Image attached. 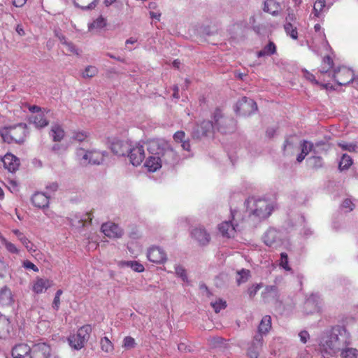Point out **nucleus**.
<instances>
[{
  "instance_id": "nucleus-1",
  "label": "nucleus",
  "mask_w": 358,
  "mask_h": 358,
  "mask_svg": "<svg viewBox=\"0 0 358 358\" xmlns=\"http://www.w3.org/2000/svg\"><path fill=\"white\" fill-rule=\"evenodd\" d=\"M348 335L344 327L336 326L324 333L320 340L321 351L327 355H334L347 344Z\"/></svg>"
},
{
  "instance_id": "nucleus-2",
  "label": "nucleus",
  "mask_w": 358,
  "mask_h": 358,
  "mask_svg": "<svg viewBox=\"0 0 358 358\" xmlns=\"http://www.w3.org/2000/svg\"><path fill=\"white\" fill-rule=\"evenodd\" d=\"M27 133V126L25 123H19L0 129V136L3 141L9 144L23 143Z\"/></svg>"
},
{
  "instance_id": "nucleus-3",
  "label": "nucleus",
  "mask_w": 358,
  "mask_h": 358,
  "mask_svg": "<svg viewBox=\"0 0 358 358\" xmlns=\"http://www.w3.org/2000/svg\"><path fill=\"white\" fill-rule=\"evenodd\" d=\"M247 209L250 215L264 219L271 214L273 204L266 199L251 198L247 201Z\"/></svg>"
},
{
  "instance_id": "nucleus-4",
  "label": "nucleus",
  "mask_w": 358,
  "mask_h": 358,
  "mask_svg": "<svg viewBox=\"0 0 358 358\" xmlns=\"http://www.w3.org/2000/svg\"><path fill=\"white\" fill-rule=\"evenodd\" d=\"M215 122V132L222 134L233 133L236 129V120L231 117L225 116L220 109H216L213 114Z\"/></svg>"
},
{
  "instance_id": "nucleus-5",
  "label": "nucleus",
  "mask_w": 358,
  "mask_h": 358,
  "mask_svg": "<svg viewBox=\"0 0 358 358\" xmlns=\"http://www.w3.org/2000/svg\"><path fill=\"white\" fill-rule=\"evenodd\" d=\"M92 328L90 324L80 327L76 334H71L67 340L71 348L76 350L83 348L90 338Z\"/></svg>"
},
{
  "instance_id": "nucleus-6",
  "label": "nucleus",
  "mask_w": 358,
  "mask_h": 358,
  "mask_svg": "<svg viewBox=\"0 0 358 358\" xmlns=\"http://www.w3.org/2000/svg\"><path fill=\"white\" fill-rule=\"evenodd\" d=\"M177 160L175 151L164 139L158 140V170L163 164H173Z\"/></svg>"
},
{
  "instance_id": "nucleus-7",
  "label": "nucleus",
  "mask_w": 358,
  "mask_h": 358,
  "mask_svg": "<svg viewBox=\"0 0 358 358\" xmlns=\"http://www.w3.org/2000/svg\"><path fill=\"white\" fill-rule=\"evenodd\" d=\"M264 243L268 247L277 248L283 243L282 232L275 228H269L262 237Z\"/></svg>"
},
{
  "instance_id": "nucleus-8",
  "label": "nucleus",
  "mask_w": 358,
  "mask_h": 358,
  "mask_svg": "<svg viewBox=\"0 0 358 358\" xmlns=\"http://www.w3.org/2000/svg\"><path fill=\"white\" fill-rule=\"evenodd\" d=\"M215 133L214 120H203L200 124H197L192 131V137L194 138H201L203 136H209Z\"/></svg>"
},
{
  "instance_id": "nucleus-9",
  "label": "nucleus",
  "mask_w": 358,
  "mask_h": 358,
  "mask_svg": "<svg viewBox=\"0 0 358 358\" xmlns=\"http://www.w3.org/2000/svg\"><path fill=\"white\" fill-rule=\"evenodd\" d=\"M234 110L236 113L246 116L254 113L257 110V106L252 99L243 96L236 103Z\"/></svg>"
},
{
  "instance_id": "nucleus-10",
  "label": "nucleus",
  "mask_w": 358,
  "mask_h": 358,
  "mask_svg": "<svg viewBox=\"0 0 358 358\" xmlns=\"http://www.w3.org/2000/svg\"><path fill=\"white\" fill-rule=\"evenodd\" d=\"M236 212L231 211V220L222 222L219 226L218 229L223 236L227 238L234 237L236 232L238 230V225L234 223Z\"/></svg>"
},
{
  "instance_id": "nucleus-11",
  "label": "nucleus",
  "mask_w": 358,
  "mask_h": 358,
  "mask_svg": "<svg viewBox=\"0 0 358 358\" xmlns=\"http://www.w3.org/2000/svg\"><path fill=\"white\" fill-rule=\"evenodd\" d=\"M127 153L131 164L135 166L140 165L145 158L143 146L139 143L130 145Z\"/></svg>"
},
{
  "instance_id": "nucleus-12",
  "label": "nucleus",
  "mask_w": 358,
  "mask_h": 358,
  "mask_svg": "<svg viewBox=\"0 0 358 358\" xmlns=\"http://www.w3.org/2000/svg\"><path fill=\"white\" fill-rule=\"evenodd\" d=\"M333 77L338 85H345L352 81L353 73L350 69L342 66L334 70Z\"/></svg>"
},
{
  "instance_id": "nucleus-13",
  "label": "nucleus",
  "mask_w": 358,
  "mask_h": 358,
  "mask_svg": "<svg viewBox=\"0 0 358 358\" xmlns=\"http://www.w3.org/2000/svg\"><path fill=\"white\" fill-rule=\"evenodd\" d=\"M263 343L264 339L261 334H256L248 347L246 352L247 357L248 358H258Z\"/></svg>"
},
{
  "instance_id": "nucleus-14",
  "label": "nucleus",
  "mask_w": 358,
  "mask_h": 358,
  "mask_svg": "<svg viewBox=\"0 0 358 358\" xmlns=\"http://www.w3.org/2000/svg\"><path fill=\"white\" fill-rule=\"evenodd\" d=\"M51 357V347L46 343H38L31 348L29 358H50Z\"/></svg>"
},
{
  "instance_id": "nucleus-15",
  "label": "nucleus",
  "mask_w": 358,
  "mask_h": 358,
  "mask_svg": "<svg viewBox=\"0 0 358 358\" xmlns=\"http://www.w3.org/2000/svg\"><path fill=\"white\" fill-rule=\"evenodd\" d=\"M263 301L268 303H280V294L275 285H268L262 293Z\"/></svg>"
},
{
  "instance_id": "nucleus-16",
  "label": "nucleus",
  "mask_w": 358,
  "mask_h": 358,
  "mask_svg": "<svg viewBox=\"0 0 358 358\" xmlns=\"http://www.w3.org/2000/svg\"><path fill=\"white\" fill-rule=\"evenodd\" d=\"M191 236L202 246L208 245L210 241V234L201 226L192 229L191 231Z\"/></svg>"
},
{
  "instance_id": "nucleus-17",
  "label": "nucleus",
  "mask_w": 358,
  "mask_h": 358,
  "mask_svg": "<svg viewBox=\"0 0 358 358\" xmlns=\"http://www.w3.org/2000/svg\"><path fill=\"white\" fill-rule=\"evenodd\" d=\"M101 229L104 235L110 238H118L122 237L123 234L122 229L117 224L111 222L103 223Z\"/></svg>"
},
{
  "instance_id": "nucleus-18",
  "label": "nucleus",
  "mask_w": 358,
  "mask_h": 358,
  "mask_svg": "<svg viewBox=\"0 0 358 358\" xmlns=\"http://www.w3.org/2000/svg\"><path fill=\"white\" fill-rule=\"evenodd\" d=\"M3 166L10 173H15L18 170L20 162L19 158L11 153H6L2 158Z\"/></svg>"
},
{
  "instance_id": "nucleus-19",
  "label": "nucleus",
  "mask_w": 358,
  "mask_h": 358,
  "mask_svg": "<svg viewBox=\"0 0 358 358\" xmlns=\"http://www.w3.org/2000/svg\"><path fill=\"white\" fill-rule=\"evenodd\" d=\"M130 145L127 141L115 139L110 144V150L118 156H124L128 152Z\"/></svg>"
},
{
  "instance_id": "nucleus-20",
  "label": "nucleus",
  "mask_w": 358,
  "mask_h": 358,
  "mask_svg": "<svg viewBox=\"0 0 358 358\" xmlns=\"http://www.w3.org/2000/svg\"><path fill=\"white\" fill-rule=\"evenodd\" d=\"M324 145L322 142H318L315 144L308 141H303L301 142L300 146L301 152L307 156L310 152H313L314 154H319L322 151V146Z\"/></svg>"
},
{
  "instance_id": "nucleus-21",
  "label": "nucleus",
  "mask_w": 358,
  "mask_h": 358,
  "mask_svg": "<svg viewBox=\"0 0 358 358\" xmlns=\"http://www.w3.org/2000/svg\"><path fill=\"white\" fill-rule=\"evenodd\" d=\"M52 285L51 280L47 278H36L33 282L32 291L38 294L45 292Z\"/></svg>"
},
{
  "instance_id": "nucleus-22",
  "label": "nucleus",
  "mask_w": 358,
  "mask_h": 358,
  "mask_svg": "<svg viewBox=\"0 0 358 358\" xmlns=\"http://www.w3.org/2000/svg\"><path fill=\"white\" fill-rule=\"evenodd\" d=\"M318 295L312 294L304 303V310L306 314L313 313L319 310Z\"/></svg>"
},
{
  "instance_id": "nucleus-23",
  "label": "nucleus",
  "mask_w": 358,
  "mask_h": 358,
  "mask_svg": "<svg viewBox=\"0 0 358 358\" xmlns=\"http://www.w3.org/2000/svg\"><path fill=\"white\" fill-rule=\"evenodd\" d=\"M31 348L26 343L15 345L12 349L13 358H24L26 356L30 357Z\"/></svg>"
},
{
  "instance_id": "nucleus-24",
  "label": "nucleus",
  "mask_w": 358,
  "mask_h": 358,
  "mask_svg": "<svg viewBox=\"0 0 358 358\" xmlns=\"http://www.w3.org/2000/svg\"><path fill=\"white\" fill-rule=\"evenodd\" d=\"M104 155L99 151L93 150L88 151L84 155L83 159L85 161L88 160L89 164H99L103 161Z\"/></svg>"
},
{
  "instance_id": "nucleus-25",
  "label": "nucleus",
  "mask_w": 358,
  "mask_h": 358,
  "mask_svg": "<svg viewBox=\"0 0 358 358\" xmlns=\"http://www.w3.org/2000/svg\"><path fill=\"white\" fill-rule=\"evenodd\" d=\"M31 202L38 208H45L48 206L49 197L44 193L36 192L32 196Z\"/></svg>"
},
{
  "instance_id": "nucleus-26",
  "label": "nucleus",
  "mask_w": 358,
  "mask_h": 358,
  "mask_svg": "<svg viewBox=\"0 0 358 358\" xmlns=\"http://www.w3.org/2000/svg\"><path fill=\"white\" fill-rule=\"evenodd\" d=\"M10 330L11 325L9 319L0 314V339L8 337Z\"/></svg>"
},
{
  "instance_id": "nucleus-27",
  "label": "nucleus",
  "mask_w": 358,
  "mask_h": 358,
  "mask_svg": "<svg viewBox=\"0 0 358 358\" xmlns=\"http://www.w3.org/2000/svg\"><path fill=\"white\" fill-rule=\"evenodd\" d=\"M49 135L53 141L60 142L64 138L65 132L63 128L57 124L51 127Z\"/></svg>"
},
{
  "instance_id": "nucleus-28",
  "label": "nucleus",
  "mask_w": 358,
  "mask_h": 358,
  "mask_svg": "<svg viewBox=\"0 0 358 358\" xmlns=\"http://www.w3.org/2000/svg\"><path fill=\"white\" fill-rule=\"evenodd\" d=\"M13 233L17 237L18 240L23 244L29 252H35L36 246L33 244L29 238H27L22 232L18 229L13 230Z\"/></svg>"
},
{
  "instance_id": "nucleus-29",
  "label": "nucleus",
  "mask_w": 358,
  "mask_h": 358,
  "mask_svg": "<svg viewBox=\"0 0 358 358\" xmlns=\"http://www.w3.org/2000/svg\"><path fill=\"white\" fill-rule=\"evenodd\" d=\"M281 10L280 4L275 0H266L264 1V10L273 15H277Z\"/></svg>"
},
{
  "instance_id": "nucleus-30",
  "label": "nucleus",
  "mask_w": 358,
  "mask_h": 358,
  "mask_svg": "<svg viewBox=\"0 0 358 358\" xmlns=\"http://www.w3.org/2000/svg\"><path fill=\"white\" fill-rule=\"evenodd\" d=\"M271 328V317L269 315H265L262 317L260 324L258 327V331L257 334H261L263 337L266 335Z\"/></svg>"
},
{
  "instance_id": "nucleus-31",
  "label": "nucleus",
  "mask_w": 358,
  "mask_h": 358,
  "mask_svg": "<svg viewBox=\"0 0 358 358\" xmlns=\"http://www.w3.org/2000/svg\"><path fill=\"white\" fill-rule=\"evenodd\" d=\"M173 139L177 143H180L181 146L185 150L189 151L190 144L186 138L185 133L183 131H178L173 135Z\"/></svg>"
},
{
  "instance_id": "nucleus-32",
  "label": "nucleus",
  "mask_w": 358,
  "mask_h": 358,
  "mask_svg": "<svg viewBox=\"0 0 358 358\" xmlns=\"http://www.w3.org/2000/svg\"><path fill=\"white\" fill-rule=\"evenodd\" d=\"M12 301V294L10 289L4 286L0 289V303L2 305L8 304Z\"/></svg>"
},
{
  "instance_id": "nucleus-33",
  "label": "nucleus",
  "mask_w": 358,
  "mask_h": 358,
  "mask_svg": "<svg viewBox=\"0 0 358 358\" xmlns=\"http://www.w3.org/2000/svg\"><path fill=\"white\" fill-rule=\"evenodd\" d=\"M276 52V46L273 42L270 41L264 48L257 52V57L271 56Z\"/></svg>"
},
{
  "instance_id": "nucleus-34",
  "label": "nucleus",
  "mask_w": 358,
  "mask_h": 358,
  "mask_svg": "<svg viewBox=\"0 0 358 358\" xmlns=\"http://www.w3.org/2000/svg\"><path fill=\"white\" fill-rule=\"evenodd\" d=\"M100 348L106 353H112L114 351V345L107 336L100 339Z\"/></svg>"
},
{
  "instance_id": "nucleus-35",
  "label": "nucleus",
  "mask_w": 358,
  "mask_h": 358,
  "mask_svg": "<svg viewBox=\"0 0 358 358\" xmlns=\"http://www.w3.org/2000/svg\"><path fill=\"white\" fill-rule=\"evenodd\" d=\"M98 0H73L75 5L83 10L92 9L96 6Z\"/></svg>"
},
{
  "instance_id": "nucleus-36",
  "label": "nucleus",
  "mask_w": 358,
  "mask_h": 358,
  "mask_svg": "<svg viewBox=\"0 0 358 358\" xmlns=\"http://www.w3.org/2000/svg\"><path fill=\"white\" fill-rule=\"evenodd\" d=\"M31 122L36 127H44L48 124V121L43 113H38L31 117Z\"/></svg>"
},
{
  "instance_id": "nucleus-37",
  "label": "nucleus",
  "mask_w": 358,
  "mask_h": 358,
  "mask_svg": "<svg viewBox=\"0 0 358 358\" xmlns=\"http://www.w3.org/2000/svg\"><path fill=\"white\" fill-rule=\"evenodd\" d=\"M148 172L154 173L157 171V157L154 155H150L145 160L144 164Z\"/></svg>"
},
{
  "instance_id": "nucleus-38",
  "label": "nucleus",
  "mask_w": 358,
  "mask_h": 358,
  "mask_svg": "<svg viewBox=\"0 0 358 358\" xmlns=\"http://www.w3.org/2000/svg\"><path fill=\"white\" fill-rule=\"evenodd\" d=\"M337 145L343 150L350 152H357L358 150L357 145L354 142L339 141Z\"/></svg>"
},
{
  "instance_id": "nucleus-39",
  "label": "nucleus",
  "mask_w": 358,
  "mask_h": 358,
  "mask_svg": "<svg viewBox=\"0 0 358 358\" xmlns=\"http://www.w3.org/2000/svg\"><path fill=\"white\" fill-rule=\"evenodd\" d=\"M341 358H358V350L353 348H346L341 350Z\"/></svg>"
},
{
  "instance_id": "nucleus-40",
  "label": "nucleus",
  "mask_w": 358,
  "mask_h": 358,
  "mask_svg": "<svg viewBox=\"0 0 358 358\" xmlns=\"http://www.w3.org/2000/svg\"><path fill=\"white\" fill-rule=\"evenodd\" d=\"M122 266L130 267L134 271L141 273L144 271V266L143 264L138 263L136 261H125L121 263Z\"/></svg>"
},
{
  "instance_id": "nucleus-41",
  "label": "nucleus",
  "mask_w": 358,
  "mask_h": 358,
  "mask_svg": "<svg viewBox=\"0 0 358 358\" xmlns=\"http://www.w3.org/2000/svg\"><path fill=\"white\" fill-rule=\"evenodd\" d=\"M352 164V158L348 155L347 154H343L339 164L338 168L340 170H346L350 168V166Z\"/></svg>"
},
{
  "instance_id": "nucleus-42",
  "label": "nucleus",
  "mask_w": 358,
  "mask_h": 358,
  "mask_svg": "<svg viewBox=\"0 0 358 358\" xmlns=\"http://www.w3.org/2000/svg\"><path fill=\"white\" fill-rule=\"evenodd\" d=\"M326 7L325 0H317L313 6V13L315 17H320Z\"/></svg>"
},
{
  "instance_id": "nucleus-43",
  "label": "nucleus",
  "mask_w": 358,
  "mask_h": 358,
  "mask_svg": "<svg viewBox=\"0 0 358 358\" xmlns=\"http://www.w3.org/2000/svg\"><path fill=\"white\" fill-rule=\"evenodd\" d=\"M106 26V20L103 17L100 16L93 21L89 26V29L92 31L94 29H100Z\"/></svg>"
},
{
  "instance_id": "nucleus-44",
  "label": "nucleus",
  "mask_w": 358,
  "mask_h": 358,
  "mask_svg": "<svg viewBox=\"0 0 358 358\" xmlns=\"http://www.w3.org/2000/svg\"><path fill=\"white\" fill-rule=\"evenodd\" d=\"M284 29L287 35L292 38L296 39L298 37V32L296 28L290 22H286L284 25Z\"/></svg>"
},
{
  "instance_id": "nucleus-45",
  "label": "nucleus",
  "mask_w": 358,
  "mask_h": 358,
  "mask_svg": "<svg viewBox=\"0 0 358 358\" xmlns=\"http://www.w3.org/2000/svg\"><path fill=\"white\" fill-rule=\"evenodd\" d=\"M88 136V134L84 131H74L71 136V139L78 142L85 141Z\"/></svg>"
},
{
  "instance_id": "nucleus-46",
  "label": "nucleus",
  "mask_w": 358,
  "mask_h": 358,
  "mask_svg": "<svg viewBox=\"0 0 358 358\" xmlns=\"http://www.w3.org/2000/svg\"><path fill=\"white\" fill-rule=\"evenodd\" d=\"M136 341L131 336H126L123 339L122 348H124L125 350H130V349L134 348L136 347Z\"/></svg>"
},
{
  "instance_id": "nucleus-47",
  "label": "nucleus",
  "mask_w": 358,
  "mask_h": 358,
  "mask_svg": "<svg viewBox=\"0 0 358 358\" xmlns=\"http://www.w3.org/2000/svg\"><path fill=\"white\" fill-rule=\"evenodd\" d=\"M249 275L250 271L248 270L242 269L241 271H238V277L236 278L238 285L245 282L248 280Z\"/></svg>"
},
{
  "instance_id": "nucleus-48",
  "label": "nucleus",
  "mask_w": 358,
  "mask_h": 358,
  "mask_svg": "<svg viewBox=\"0 0 358 358\" xmlns=\"http://www.w3.org/2000/svg\"><path fill=\"white\" fill-rule=\"evenodd\" d=\"M98 73V69L96 67L93 66H88L85 68L84 72L83 73V76L84 78H92L95 76Z\"/></svg>"
},
{
  "instance_id": "nucleus-49",
  "label": "nucleus",
  "mask_w": 358,
  "mask_h": 358,
  "mask_svg": "<svg viewBox=\"0 0 358 358\" xmlns=\"http://www.w3.org/2000/svg\"><path fill=\"white\" fill-rule=\"evenodd\" d=\"M2 243L3 244V245L5 246V248L9 252H10L12 254H18L19 253V250L17 248V247L11 242H9L8 241H7L6 238L2 239Z\"/></svg>"
},
{
  "instance_id": "nucleus-50",
  "label": "nucleus",
  "mask_w": 358,
  "mask_h": 358,
  "mask_svg": "<svg viewBox=\"0 0 358 358\" xmlns=\"http://www.w3.org/2000/svg\"><path fill=\"white\" fill-rule=\"evenodd\" d=\"M280 266L283 268L285 271H291V268L288 264V257L285 252L280 254Z\"/></svg>"
},
{
  "instance_id": "nucleus-51",
  "label": "nucleus",
  "mask_w": 358,
  "mask_h": 358,
  "mask_svg": "<svg viewBox=\"0 0 358 358\" xmlns=\"http://www.w3.org/2000/svg\"><path fill=\"white\" fill-rule=\"evenodd\" d=\"M175 272L176 275L180 277L182 281L185 282L187 280L186 270L182 266L177 265L175 267Z\"/></svg>"
},
{
  "instance_id": "nucleus-52",
  "label": "nucleus",
  "mask_w": 358,
  "mask_h": 358,
  "mask_svg": "<svg viewBox=\"0 0 358 358\" xmlns=\"http://www.w3.org/2000/svg\"><path fill=\"white\" fill-rule=\"evenodd\" d=\"M211 306L213 308L215 313H219L222 309L225 308L227 306L226 302L221 299L211 303Z\"/></svg>"
},
{
  "instance_id": "nucleus-53",
  "label": "nucleus",
  "mask_w": 358,
  "mask_h": 358,
  "mask_svg": "<svg viewBox=\"0 0 358 358\" xmlns=\"http://www.w3.org/2000/svg\"><path fill=\"white\" fill-rule=\"evenodd\" d=\"M308 161L315 168H320L322 166V159L320 157L313 156L308 159Z\"/></svg>"
},
{
  "instance_id": "nucleus-54",
  "label": "nucleus",
  "mask_w": 358,
  "mask_h": 358,
  "mask_svg": "<svg viewBox=\"0 0 358 358\" xmlns=\"http://www.w3.org/2000/svg\"><path fill=\"white\" fill-rule=\"evenodd\" d=\"M63 291L62 289H58L56 293L55 296L52 302V308L57 310L60 306V296L62 294Z\"/></svg>"
},
{
  "instance_id": "nucleus-55",
  "label": "nucleus",
  "mask_w": 358,
  "mask_h": 358,
  "mask_svg": "<svg viewBox=\"0 0 358 358\" xmlns=\"http://www.w3.org/2000/svg\"><path fill=\"white\" fill-rule=\"evenodd\" d=\"M147 150L150 155L156 156L157 155V142L155 141H150L147 143Z\"/></svg>"
},
{
  "instance_id": "nucleus-56",
  "label": "nucleus",
  "mask_w": 358,
  "mask_h": 358,
  "mask_svg": "<svg viewBox=\"0 0 358 358\" xmlns=\"http://www.w3.org/2000/svg\"><path fill=\"white\" fill-rule=\"evenodd\" d=\"M262 283L256 284V285H254L252 287H250L248 290L250 297V298L254 297L257 294V292L262 288Z\"/></svg>"
},
{
  "instance_id": "nucleus-57",
  "label": "nucleus",
  "mask_w": 358,
  "mask_h": 358,
  "mask_svg": "<svg viewBox=\"0 0 358 358\" xmlns=\"http://www.w3.org/2000/svg\"><path fill=\"white\" fill-rule=\"evenodd\" d=\"M355 205L352 203V201L349 199H346L343 201L341 208L345 210V212H350L353 210Z\"/></svg>"
},
{
  "instance_id": "nucleus-58",
  "label": "nucleus",
  "mask_w": 358,
  "mask_h": 358,
  "mask_svg": "<svg viewBox=\"0 0 358 358\" xmlns=\"http://www.w3.org/2000/svg\"><path fill=\"white\" fill-rule=\"evenodd\" d=\"M157 8V3L155 1H150L148 4V9L150 10V15L152 19L157 17V13L155 10Z\"/></svg>"
},
{
  "instance_id": "nucleus-59",
  "label": "nucleus",
  "mask_w": 358,
  "mask_h": 358,
  "mask_svg": "<svg viewBox=\"0 0 358 358\" xmlns=\"http://www.w3.org/2000/svg\"><path fill=\"white\" fill-rule=\"evenodd\" d=\"M23 267L27 269H31L34 272H38V268L31 262L29 260L24 261L22 263Z\"/></svg>"
},
{
  "instance_id": "nucleus-60",
  "label": "nucleus",
  "mask_w": 358,
  "mask_h": 358,
  "mask_svg": "<svg viewBox=\"0 0 358 358\" xmlns=\"http://www.w3.org/2000/svg\"><path fill=\"white\" fill-rule=\"evenodd\" d=\"M64 45L66 46L67 52L70 54H78L76 49L73 43L64 42Z\"/></svg>"
},
{
  "instance_id": "nucleus-61",
  "label": "nucleus",
  "mask_w": 358,
  "mask_h": 358,
  "mask_svg": "<svg viewBox=\"0 0 358 358\" xmlns=\"http://www.w3.org/2000/svg\"><path fill=\"white\" fill-rule=\"evenodd\" d=\"M66 149V147L61 144H55L52 148V151L57 154H60L62 152L65 151Z\"/></svg>"
},
{
  "instance_id": "nucleus-62",
  "label": "nucleus",
  "mask_w": 358,
  "mask_h": 358,
  "mask_svg": "<svg viewBox=\"0 0 358 358\" xmlns=\"http://www.w3.org/2000/svg\"><path fill=\"white\" fill-rule=\"evenodd\" d=\"M299 336L300 338V341L303 343H306L308 340L310 338V336H309V334L307 331H301L299 334Z\"/></svg>"
},
{
  "instance_id": "nucleus-63",
  "label": "nucleus",
  "mask_w": 358,
  "mask_h": 358,
  "mask_svg": "<svg viewBox=\"0 0 358 358\" xmlns=\"http://www.w3.org/2000/svg\"><path fill=\"white\" fill-rule=\"evenodd\" d=\"M166 260V255L158 248V264L163 263Z\"/></svg>"
},
{
  "instance_id": "nucleus-64",
  "label": "nucleus",
  "mask_w": 358,
  "mask_h": 358,
  "mask_svg": "<svg viewBox=\"0 0 358 358\" xmlns=\"http://www.w3.org/2000/svg\"><path fill=\"white\" fill-rule=\"evenodd\" d=\"M293 148V143L291 141L290 139L287 138L285 141L284 145H283V150L284 151H286L287 150H289Z\"/></svg>"
}]
</instances>
